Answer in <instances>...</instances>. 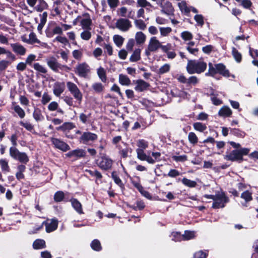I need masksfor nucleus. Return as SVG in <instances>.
Wrapping results in <instances>:
<instances>
[{"label": "nucleus", "mask_w": 258, "mask_h": 258, "mask_svg": "<svg viewBox=\"0 0 258 258\" xmlns=\"http://www.w3.org/2000/svg\"><path fill=\"white\" fill-rule=\"evenodd\" d=\"M75 127V125L72 122H65L61 126L57 128L58 130H61L63 132H66L67 131L72 130Z\"/></svg>", "instance_id": "nucleus-33"}, {"label": "nucleus", "mask_w": 258, "mask_h": 258, "mask_svg": "<svg viewBox=\"0 0 258 258\" xmlns=\"http://www.w3.org/2000/svg\"><path fill=\"white\" fill-rule=\"evenodd\" d=\"M170 65L168 63H165L157 71V73L159 75H162L169 72L170 70Z\"/></svg>", "instance_id": "nucleus-40"}, {"label": "nucleus", "mask_w": 258, "mask_h": 258, "mask_svg": "<svg viewBox=\"0 0 258 258\" xmlns=\"http://www.w3.org/2000/svg\"><path fill=\"white\" fill-rule=\"evenodd\" d=\"M141 50L139 48L136 49L130 58L131 62H136L141 59Z\"/></svg>", "instance_id": "nucleus-32"}, {"label": "nucleus", "mask_w": 258, "mask_h": 258, "mask_svg": "<svg viewBox=\"0 0 258 258\" xmlns=\"http://www.w3.org/2000/svg\"><path fill=\"white\" fill-rule=\"evenodd\" d=\"M205 197L213 200L212 207L214 209L223 208L229 201L228 197L221 190L216 192L215 195H207Z\"/></svg>", "instance_id": "nucleus-2"}, {"label": "nucleus", "mask_w": 258, "mask_h": 258, "mask_svg": "<svg viewBox=\"0 0 258 258\" xmlns=\"http://www.w3.org/2000/svg\"><path fill=\"white\" fill-rule=\"evenodd\" d=\"M12 108L17 113L21 118H23L25 116V111L19 105H17L15 102H13Z\"/></svg>", "instance_id": "nucleus-25"}, {"label": "nucleus", "mask_w": 258, "mask_h": 258, "mask_svg": "<svg viewBox=\"0 0 258 258\" xmlns=\"http://www.w3.org/2000/svg\"><path fill=\"white\" fill-rule=\"evenodd\" d=\"M146 39V35L141 31L137 32L135 34V40L138 44H142Z\"/></svg>", "instance_id": "nucleus-28"}, {"label": "nucleus", "mask_w": 258, "mask_h": 258, "mask_svg": "<svg viewBox=\"0 0 258 258\" xmlns=\"http://www.w3.org/2000/svg\"><path fill=\"white\" fill-rule=\"evenodd\" d=\"M51 141L56 148L63 152L69 150L70 149V146L67 143L58 139L53 138H51Z\"/></svg>", "instance_id": "nucleus-14"}, {"label": "nucleus", "mask_w": 258, "mask_h": 258, "mask_svg": "<svg viewBox=\"0 0 258 258\" xmlns=\"http://www.w3.org/2000/svg\"><path fill=\"white\" fill-rule=\"evenodd\" d=\"M182 183L185 186L189 187H195L197 185V183L196 181L191 180L186 178H183L182 179Z\"/></svg>", "instance_id": "nucleus-48"}, {"label": "nucleus", "mask_w": 258, "mask_h": 258, "mask_svg": "<svg viewBox=\"0 0 258 258\" xmlns=\"http://www.w3.org/2000/svg\"><path fill=\"white\" fill-rule=\"evenodd\" d=\"M194 19L196 22V26L199 27H202L205 23L204 17L201 14L196 13Z\"/></svg>", "instance_id": "nucleus-29"}, {"label": "nucleus", "mask_w": 258, "mask_h": 258, "mask_svg": "<svg viewBox=\"0 0 258 258\" xmlns=\"http://www.w3.org/2000/svg\"><path fill=\"white\" fill-rule=\"evenodd\" d=\"M97 74L102 82H106L107 80L106 70L100 67L97 69Z\"/></svg>", "instance_id": "nucleus-30"}, {"label": "nucleus", "mask_w": 258, "mask_h": 258, "mask_svg": "<svg viewBox=\"0 0 258 258\" xmlns=\"http://www.w3.org/2000/svg\"><path fill=\"white\" fill-rule=\"evenodd\" d=\"M67 87L74 97L80 104L83 99V95L77 86L72 82H68L67 83Z\"/></svg>", "instance_id": "nucleus-8"}, {"label": "nucleus", "mask_w": 258, "mask_h": 258, "mask_svg": "<svg viewBox=\"0 0 258 258\" xmlns=\"http://www.w3.org/2000/svg\"><path fill=\"white\" fill-rule=\"evenodd\" d=\"M65 88L64 83L56 82L53 88V92L54 95L59 96L64 91Z\"/></svg>", "instance_id": "nucleus-19"}, {"label": "nucleus", "mask_w": 258, "mask_h": 258, "mask_svg": "<svg viewBox=\"0 0 258 258\" xmlns=\"http://www.w3.org/2000/svg\"><path fill=\"white\" fill-rule=\"evenodd\" d=\"M0 165L3 171L7 172L10 171V167L8 165V162L5 159L1 160Z\"/></svg>", "instance_id": "nucleus-54"}, {"label": "nucleus", "mask_w": 258, "mask_h": 258, "mask_svg": "<svg viewBox=\"0 0 258 258\" xmlns=\"http://www.w3.org/2000/svg\"><path fill=\"white\" fill-rule=\"evenodd\" d=\"M210 99L212 103L215 105H220L222 104V101L220 98L219 93L213 91L210 94Z\"/></svg>", "instance_id": "nucleus-23"}, {"label": "nucleus", "mask_w": 258, "mask_h": 258, "mask_svg": "<svg viewBox=\"0 0 258 258\" xmlns=\"http://www.w3.org/2000/svg\"><path fill=\"white\" fill-rule=\"evenodd\" d=\"M136 27L140 30H144L146 28V25L142 20H136L134 22Z\"/></svg>", "instance_id": "nucleus-52"}, {"label": "nucleus", "mask_w": 258, "mask_h": 258, "mask_svg": "<svg viewBox=\"0 0 258 258\" xmlns=\"http://www.w3.org/2000/svg\"><path fill=\"white\" fill-rule=\"evenodd\" d=\"M90 30L85 29L81 33L80 36L83 40L88 41L91 38L92 35Z\"/></svg>", "instance_id": "nucleus-43"}, {"label": "nucleus", "mask_w": 258, "mask_h": 258, "mask_svg": "<svg viewBox=\"0 0 258 258\" xmlns=\"http://www.w3.org/2000/svg\"><path fill=\"white\" fill-rule=\"evenodd\" d=\"M232 55L234 60L237 63L241 62L242 60V55L235 47L232 48Z\"/></svg>", "instance_id": "nucleus-35"}, {"label": "nucleus", "mask_w": 258, "mask_h": 258, "mask_svg": "<svg viewBox=\"0 0 258 258\" xmlns=\"http://www.w3.org/2000/svg\"><path fill=\"white\" fill-rule=\"evenodd\" d=\"M10 155L14 159L20 162L26 164L29 161V157L24 152H20L15 147L10 148Z\"/></svg>", "instance_id": "nucleus-6"}, {"label": "nucleus", "mask_w": 258, "mask_h": 258, "mask_svg": "<svg viewBox=\"0 0 258 258\" xmlns=\"http://www.w3.org/2000/svg\"><path fill=\"white\" fill-rule=\"evenodd\" d=\"M254 252L252 255V258H257L258 256V239L254 241L253 244Z\"/></svg>", "instance_id": "nucleus-64"}, {"label": "nucleus", "mask_w": 258, "mask_h": 258, "mask_svg": "<svg viewBox=\"0 0 258 258\" xmlns=\"http://www.w3.org/2000/svg\"><path fill=\"white\" fill-rule=\"evenodd\" d=\"M193 127L195 130L200 132H203L207 129L206 125L200 122H195Z\"/></svg>", "instance_id": "nucleus-37"}, {"label": "nucleus", "mask_w": 258, "mask_h": 258, "mask_svg": "<svg viewBox=\"0 0 258 258\" xmlns=\"http://www.w3.org/2000/svg\"><path fill=\"white\" fill-rule=\"evenodd\" d=\"M34 249H39L45 247V242L43 239H38L35 240L33 244Z\"/></svg>", "instance_id": "nucleus-34"}, {"label": "nucleus", "mask_w": 258, "mask_h": 258, "mask_svg": "<svg viewBox=\"0 0 258 258\" xmlns=\"http://www.w3.org/2000/svg\"><path fill=\"white\" fill-rule=\"evenodd\" d=\"M113 39L114 43L118 47L122 45L124 40V38L119 35H115L113 37Z\"/></svg>", "instance_id": "nucleus-39"}, {"label": "nucleus", "mask_w": 258, "mask_h": 258, "mask_svg": "<svg viewBox=\"0 0 258 258\" xmlns=\"http://www.w3.org/2000/svg\"><path fill=\"white\" fill-rule=\"evenodd\" d=\"M59 107L58 104L56 101L51 102L48 105V109L50 111H54L57 110Z\"/></svg>", "instance_id": "nucleus-62"}, {"label": "nucleus", "mask_w": 258, "mask_h": 258, "mask_svg": "<svg viewBox=\"0 0 258 258\" xmlns=\"http://www.w3.org/2000/svg\"><path fill=\"white\" fill-rule=\"evenodd\" d=\"M20 124L25 127L28 131H32L34 129L33 125L28 122L20 121Z\"/></svg>", "instance_id": "nucleus-63"}, {"label": "nucleus", "mask_w": 258, "mask_h": 258, "mask_svg": "<svg viewBox=\"0 0 258 258\" xmlns=\"http://www.w3.org/2000/svg\"><path fill=\"white\" fill-rule=\"evenodd\" d=\"M232 114V111L230 108L226 106H223L218 112V114L222 117H228Z\"/></svg>", "instance_id": "nucleus-26"}, {"label": "nucleus", "mask_w": 258, "mask_h": 258, "mask_svg": "<svg viewBox=\"0 0 258 258\" xmlns=\"http://www.w3.org/2000/svg\"><path fill=\"white\" fill-rule=\"evenodd\" d=\"M165 6L167 7V9H166L165 7H164L162 10V12L166 14H169L170 13L173 12V8L171 3L167 2L165 4Z\"/></svg>", "instance_id": "nucleus-59"}, {"label": "nucleus", "mask_w": 258, "mask_h": 258, "mask_svg": "<svg viewBox=\"0 0 258 258\" xmlns=\"http://www.w3.org/2000/svg\"><path fill=\"white\" fill-rule=\"evenodd\" d=\"M181 38L185 41L190 40L192 39V35L189 31H183L181 33Z\"/></svg>", "instance_id": "nucleus-58"}, {"label": "nucleus", "mask_w": 258, "mask_h": 258, "mask_svg": "<svg viewBox=\"0 0 258 258\" xmlns=\"http://www.w3.org/2000/svg\"><path fill=\"white\" fill-rule=\"evenodd\" d=\"M207 63L203 58L188 60L186 71L189 74H201L206 70Z\"/></svg>", "instance_id": "nucleus-1"}, {"label": "nucleus", "mask_w": 258, "mask_h": 258, "mask_svg": "<svg viewBox=\"0 0 258 258\" xmlns=\"http://www.w3.org/2000/svg\"><path fill=\"white\" fill-rule=\"evenodd\" d=\"M33 68L40 73L46 74L47 72L46 68L38 62L34 63L33 65Z\"/></svg>", "instance_id": "nucleus-38"}, {"label": "nucleus", "mask_w": 258, "mask_h": 258, "mask_svg": "<svg viewBox=\"0 0 258 258\" xmlns=\"http://www.w3.org/2000/svg\"><path fill=\"white\" fill-rule=\"evenodd\" d=\"M98 166L102 170H107L111 168L112 160L107 156H102L97 163Z\"/></svg>", "instance_id": "nucleus-11"}, {"label": "nucleus", "mask_w": 258, "mask_h": 258, "mask_svg": "<svg viewBox=\"0 0 258 258\" xmlns=\"http://www.w3.org/2000/svg\"><path fill=\"white\" fill-rule=\"evenodd\" d=\"M217 73L216 67H214L212 63L210 62L209 63L208 72L205 74V75L206 76H214Z\"/></svg>", "instance_id": "nucleus-49"}, {"label": "nucleus", "mask_w": 258, "mask_h": 258, "mask_svg": "<svg viewBox=\"0 0 258 258\" xmlns=\"http://www.w3.org/2000/svg\"><path fill=\"white\" fill-rule=\"evenodd\" d=\"M51 100V96L47 92H44L42 96L41 102L43 105H46Z\"/></svg>", "instance_id": "nucleus-50"}, {"label": "nucleus", "mask_w": 258, "mask_h": 258, "mask_svg": "<svg viewBox=\"0 0 258 258\" xmlns=\"http://www.w3.org/2000/svg\"><path fill=\"white\" fill-rule=\"evenodd\" d=\"M178 6L181 12L186 15H188V14L190 13V11L194 13H198V10L192 7H188L184 1H182L181 2L178 3Z\"/></svg>", "instance_id": "nucleus-12"}, {"label": "nucleus", "mask_w": 258, "mask_h": 258, "mask_svg": "<svg viewBox=\"0 0 258 258\" xmlns=\"http://www.w3.org/2000/svg\"><path fill=\"white\" fill-rule=\"evenodd\" d=\"M161 46V43L158 40L157 37H152L150 38L148 46V50L151 52L157 51Z\"/></svg>", "instance_id": "nucleus-15"}, {"label": "nucleus", "mask_w": 258, "mask_h": 258, "mask_svg": "<svg viewBox=\"0 0 258 258\" xmlns=\"http://www.w3.org/2000/svg\"><path fill=\"white\" fill-rule=\"evenodd\" d=\"M116 27L122 32H126L132 27V22L127 19L120 18L115 23Z\"/></svg>", "instance_id": "nucleus-10"}, {"label": "nucleus", "mask_w": 258, "mask_h": 258, "mask_svg": "<svg viewBox=\"0 0 258 258\" xmlns=\"http://www.w3.org/2000/svg\"><path fill=\"white\" fill-rule=\"evenodd\" d=\"M91 247L95 251H100L102 248L100 242L98 239H94L92 241Z\"/></svg>", "instance_id": "nucleus-45"}, {"label": "nucleus", "mask_w": 258, "mask_h": 258, "mask_svg": "<svg viewBox=\"0 0 258 258\" xmlns=\"http://www.w3.org/2000/svg\"><path fill=\"white\" fill-rule=\"evenodd\" d=\"M160 35L162 37L167 36L172 31L170 27H159Z\"/></svg>", "instance_id": "nucleus-46"}, {"label": "nucleus", "mask_w": 258, "mask_h": 258, "mask_svg": "<svg viewBox=\"0 0 258 258\" xmlns=\"http://www.w3.org/2000/svg\"><path fill=\"white\" fill-rule=\"evenodd\" d=\"M208 252L206 250H199L194 254V258H206Z\"/></svg>", "instance_id": "nucleus-60"}, {"label": "nucleus", "mask_w": 258, "mask_h": 258, "mask_svg": "<svg viewBox=\"0 0 258 258\" xmlns=\"http://www.w3.org/2000/svg\"><path fill=\"white\" fill-rule=\"evenodd\" d=\"M241 198L246 202H250L252 200V193L248 190H246L241 194Z\"/></svg>", "instance_id": "nucleus-44"}, {"label": "nucleus", "mask_w": 258, "mask_h": 258, "mask_svg": "<svg viewBox=\"0 0 258 258\" xmlns=\"http://www.w3.org/2000/svg\"><path fill=\"white\" fill-rule=\"evenodd\" d=\"M86 155L85 151L83 149H76L68 152L66 156L68 157L81 158L84 157Z\"/></svg>", "instance_id": "nucleus-22"}, {"label": "nucleus", "mask_w": 258, "mask_h": 258, "mask_svg": "<svg viewBox=\"0 0 258 258\" xmlns=\"http://www.w3.org/2000/svg\"><path fill=\"white\" fill-rule=\"evenodd\" d=\"M13 51L19 55H23L26 52V48L21 44L18 43L11 44Z\"/></svg>", "instance_id": "nucleus-20"}, {"label": "nucleus", "mask_w": 258, "mask_h": 258, "mask_svg": "<svg viewBox=\"0 0 258 258\" xmlns=\"http://www.w3.org/2000/svg\"><path fill=\"white\" fill-rule=\"evenodd\" d=\"M237 2L240 3L241 5L245 9H249L252 5L249 0H235Z\"/></svg>", "instance_id": "nucleus-61"}, {"label": "nucleus", "mask_w": 258, "mask_h": 258, "mask_svg": "<svg viewBox=\"0 0 258 258\" xmlns=\"http://www.w3.org/2000/svg\"><path fill=\"white\" fill-rule=\"evenodd\" d=\"M148 142L145 140L140 139L137 142V149L136 153L137 158L141 161H146L147 162H153V160L150 158V156L147 155L144 150L148 147Z\"/></svg>", "instance_id": "nucleus-3"}, {"label": "nucleus", "mask_w": 258, "mask_h": 258, "mask_svg": "<svg viewBox=\"0 0 258 258\" xmlns=\"http://www.w3.org/2000/svg\"><path fill=\"white\" fill-rule=\"evenodd\" d=\"M69 201L71 203L72 206L78 214L81 215L84 213L82 205L77 199L71 198Z\"/></svg>", "instance_id": "nucleus-18"}, {"label": "nucleus", "mask_w": 258, "mask_h": 258, "mask_svg": "<svg viewBox=\"0 0 258 258\" xmlns=\"http://www.w3.org/2000/svg\"><path fill=\"white\" fill-rule=\"evenodd\" d=\"M171 239L175 242L182 240V234L178 232H173L170 235Z\"/></svg>", "instance_id": "nucleus-51"}, {"label": "nucleus", "mask_w": 258, "mask_h": 258, "mask_svg": "<svg viewBox=\"0 0 258 258\" xmlns=\"http://www.w3.org/2000/svg\"><path fill=\"white\" fill-rule=\"evenodd\" d=\"M64 199V194L62 191H57L54 195V200L56 202H60Z\"/></svg>", "instance_id": "nucleus-41"}, {"label": "nucleus", "mask_w": 258, "mask_h": 258, "mask_svg": "<svg viewBox=\"0 0 258 258\" xmlns=\"http://www.w3.org/2000/svg\"><path fill=\"white\" fill-rule=\"evenodd\" d=\"M57 226V220L56 219H52L50 222L45 223L46 231L47 233L51 232L56 229Z\"/></svg>", "instance_id": "nucleus-21"}, {"label": "nucleus", "mask_w": 258, "mask_h": 258, "mask_svg": "<svg viewBox=\"0 0 258 258\" xmlns=\"http://www.w3.org/2000/svg\"><path fill=\"white\" fill-rule=\"evenodd\" d=\"M189 142L192 144H196L198 142V138L196 134L194 132H190L188 135Z\"/></svg>", "instance_id": "nucleus-47"}, {"label": "nucleus", "mask_w": 258, "mask_h": 258, "mask_svg": "<svg viewBox=\"0 0 258 258\" xmlns=\"http://www.w3.org/2000/svg\"><path fill=\"white\" fill-rule=\"evenodd\" d=\"M182 240H190L195 237V234L194 231H185L183 234H182Z\"/></svg>", "instance_id": "nucleus-42"}, {"label": "nucleus", "mask_w": 258, "mask_h": 258, "mask_svg": "<svg viewBox=\"0 0 258 258\" xmlns=\"http://www.w3.org/2000/svg\"><path fill=\"white\" fill-rule=\"evenodd\" d=\"M47 8L48 4L44 0H38L34 10L37 12H41L44 10L47 9Z\"/></svg>", "instance_id": "nucleus-24"}, {"label": "nucleus", "mask_w": 258, "mask_h": 258, "mask_svg": "<svg viewBox=\"0 0 258 258\" xmlns=\"http://www.w3.org/2000/svg\"><path fill=\"white\" fill-rule=\"evenodd\" d=\"M97 139L98 136L96 134L90 132H84L79 138V141L81 144L90 145Z\"/></svg>", "instance_id": "nucleus-7"}, {"label": "nucleus", "mask_w": 258, "mask_h": 258, "mask_svg": "<svg viewBox=\"0 0 258 258\" xmlns=\"http://www.w3.org/2000/svg\"><path fill=\"white\" fill-rule=\"evenodd\" d=\"M224 159L231 161H239L241 162L243 161V157H241L239 154V150H234L224 156Z\"/></svg>", "instance_id": "nucleus-13"}, {"label": "nucleus", "mask_w": 258, "mask_h": 258, "mask_svg": "<svg viewBox=\"0 0 258 258\" xmlns=\"http://www.w3.org/2000/svg\"><path fill=\"white\" fill-rule=\"evenodd\" d=\"M132 152V149L129 148H126L125 149H122L119 151V154L121 155V157L125 158H126L129 154H131Z\"/></svg>", "instance_id": "nucleus-56"}, {"label": "nucleus", "mask_w": 258, "mask_h": 258, "mask_svg": "<svg viewBox=\"0 0 258 258\" xmlns=\"http://www.w3.org/2000/svg\"><path fill=\"white\" fill-rule=\"evenodd\" d=\"M92 87L95 92L97 93H100L103 90L104 87L100 83H94Z\"/></svg>", "instance_id": "nucleus-55"}, {"label": "nucleus", "mask_w": 258, "mask_h": 258, "mask_svg": "<svg viewBox=\"0 0 258 258\" xmlns=\"http://www.w3.org/2000/svg\"><path fill=\"white\" fill-rule=\"evenodd\" d=\"M137 7L142 8L151 7V4L147 0H137Z\"/></svg>", "instance_id": "nucleus-57"}, {"label": "nucleus", "mask_w": 258, "mask_h": 258, "mask_svg": "<svg viewBox=\"0 0 258 258\" xmlns=\"http://www.w3.org/2000/svg\"><path fill=\"white\" fill-rule=\"evenodd\" d=\"M136 85L135 90L137 92H143L150 87V84L145 81L139 79L135 82Z\"/></svg>", "instance_id": "nucleus-17"}, {"label": "nucleus", "mask_w": 258, "mask_h": 258, "mask_svg": "<svg viewBox=\"0 0 258 258\" xmlns=\"http://www.w3.org/2000/svg\"><path fill=\"white\" fill-rule=\"evenodd\" d=\"M215 67L216 68L217 73H219L225 76H228L229 72L225 69L224 65L221 63H219L215 65Z\"/></svg>", "instance_id": "nucleus-36"}, {"label": "nucleus", "mask_w": 258, "mask_h": 258, "mask_svg": "<svg viewBox=\"0 0 258 258\" xmlns=\"http://www.w3.org/2000/svg\"><path fill=\"white\" fill-rule=\"evenodd\" d=\"M46 61L49 68L54 72H58L60 70L68 72L70 70L67 66L59 63L54 56L46 58Z\"/></svg>", "instance_id": "nucleus-4"}, {"label": "nucleus", "mask_w": 258, "mask_h": 258, "mask_svg": "<svg viewBox=\"0 0 258 258\" xmlns=\"http://www.w3.org/2000/svg\"><path fill=\"white\" fill-rule=\"evenodd\" d=\"M118 82L122 86H128L131 84L130 78L126 75L123 74L119 75Z\"/></svg>", "instance_id": "nucleus-27"}, {"label": "nucleus", "mask_w": 258, "mask_h": 258, "mask_svg": "<svg viewBox=\"0 0 258 258\" xmlns=\"http://www.w3.org/2000/svg\"><path fill=\"white\" fill-rule=\"evenodd\" d=\"M33 116L36 121H42L44 119V116L42 114L41 110L39 108H34Z\"/></svg>", "instance_id": "nucleus-31"}, {"label": "nucleus", "mask_w": 258, "mask_h": 258, "mask_svg": "<svg viewBox=\"0 0 258 258\" xmlns=\"http://www.w3.org/2000/svg\"><path fill=\"white\" fill-rule=\"evenodd\" d=\"M152 156H153V158H152L151 157H150V158L153 160V163L148 162V163L153 164L156 162H158V161H161V158H160L161 153L160 152H153L152 153Z\"/></svg>", "instance_id": "nucleus-53"}, {"label": "nucleus", "mask_w": 258, "mask_h": 258, "mask_svg": "<svg viewBox=\"0 0 258 258\" xmlns=\"http://www.w3.org/2000/svg\"><path fill=\"white\" fill-rule=\"evenodd\" d=\"M80 20L81 25L84 29H91L90 26L92 24V20L88 13H84L82 16Z\"/></svg>", "instance_id": "nucleus-16"}, {"label": "nucleus", "mask_w": 258, "mask_h": 258, "mask_svg": "<svg viewBox=\"0 0 258 258\" xmlns=\"http://www.w3.org/2000/svg\"><path fill=\"white\" fill-rule=\"evenodd\" d=\"M22 40L29 44H35L36 46L46 48H47L48 45L46 43L41 42L37 38L36 35L34 32H31L29 35V38L28 39H22Z\"/></svg>", "instance_id": "nucleus-9"}, {"label": "nucleus", "mask_w": 258, "mask_h": 258, "mask_svg": "<svg viewBox=\"0 0 258 258\" xmlns=\"http://www.w3.org/2000/svg\"><path fill=\"white\" fill-rule=\"evenodd\" d=\"M75 73L80 77L87 78L91 73V68L85 62L79 63L75 68Z\"/></svg>", "instance_id": "nucleus-5"}]
</instances>
